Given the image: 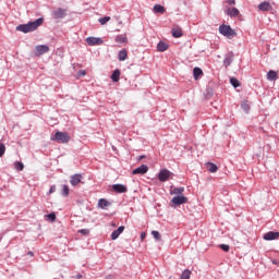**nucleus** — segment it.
Returning <instances> with one entry per match:
<instances>
[{"instance_id":"e433bc0d","label":"nucleus","mask_w":279,"mask_h":279,"mask_svg":"<svg viewBox=\"0 0 279 279\" xmlns=\"http://www.w3.org/2000/svg\"><path fill=\"white\" fill-rule=\"evenodd\" d=\"M220 248H222L223 252H230V245L228 244H221Z\"/></svg>"},{"instance_id":"ddd939ff","label":"nucleus","mask_w":279,"mask_h":279,"mask_svg":"<svg viewBox=\"0 0 279 279\" xmlns=\"http://www.w3.org/2000/svg\"><path fill=\"white\" fill-rule=\"evenodd\" d=\"M172 36L173 38H182V36H184V33L182 32V27L180 26L172 27Z\"/></svg>"},{"instance_id":"79ce46f5","label":"nucleus","mask_w":279,"mask_h":279,"mask_svg":"<svg viewBox=\"0 0 279 279\" xmlns=\"http://www.w3.org/2000/svg\"><path fill=\"white\" fill-rule=\"evenodd\" d=\"M147 236V233H145V232H143V233H141V239H142V241H145V238Z\"/></svg>"},{"instance_id":"a19ab883","label":"nucleus","mask_w":279,"mask_h":279,"mask_svg":"<svg viewBox=\"0 0 279 279\" xmlns=\"http://www.w3.org/2000/svg\"><path fill=\"white\" fill-rule=\"evenodd\" d=\"M49 193H50V194H51V193H56V185H52V186L50 187Z\"/></svg>"},{"instance_id":"b1692460","label":"nucleus","mask_w":279,"mask_h":279,"mask_svg":"<svg viewBox=\"0 0 279 279\" xmlns=\"http://www.w3.org/2000/svg\"><path fill=\"white\" fill-rule=\"evenodd\" d=\"M108 206H110V202L106 201V198H100L98 201L99 208H108Z\"/></svg>"},{"instance_id":"2eb2a0df","label":"nucleus","mask_w":279,"mask_h":279,"mask_svg":"<svg viewBox=\"0 0 279 279\" xmlns=\"http://www.w3.org/2000/svg\"><path fill=\"white\" fill-rule=\"evenodd\" d=\"M66 16V10L64 9H57L53 12V19H64Z\"/></svg>"},{"instance_id":"9d476101","label":"nucleus","mask_w":279,"mask_h":279,"mask_svg":"<svg viewBox=\"0 0 279 279\" xmlns=\"http://www.w3.org/2000/svg\"><path fill=\"white\" fill-rule=\"evenodd\" d=\"M276 239H279V232L278 231H270V232H267L265 235H264V241H276Z\"/></svg>"},{"instance_id":"37998d69","label":"nucleus","mask_w":279,"mask_h":279,"mask_svg":"<svg viewBox=\"0 0 279 279\" xmlns=\"http://www.w3.org/2000/svg\"><path fill=\"white\" fill-rule=\"evenodd\" d=\"M76 279H82V275H76Z\"/></svg>"},{"instance_id":"6ab92c4d","label":"nucleus","mask_w":279,"mask_h":279,"mask_svg":"<svg viewBox=\"0 0 279 279\" xmlns=\"http://www.w3.org/2000/svg\"><path fill=\"white\" fill-rule=\"evenodd\" d=\"M167 49H169V45L165 41H159L157 45V51L163 52L167 51Z\"/></svg>"},{"instance_id":"4468645a","label":"nucleus","mask_w":279,"mask_h":279,"mask_svg":"<svg viewBox=\"0 0 279 279\" xmlns=\"http://www.w3.org/2000/svg\"><path fill=\"white\" fill-rule=\"evenodd\" d=\"M80 182H82V174H74L70 179V184H72V186H77Z\"/></svg>"},{"instance_id":"c03bdc74","label":"nucleus","mask_w":279,"mask_h":279,"mask_svg":"<svg viewBox=\"0 0 279 279\" xmlns=\"http://www.w3.org/2000/svg\"><path fill=\"white\" fill-rule=\"evenodd\" d=\"M28 256H34V253L33 252H28Z\"/></svg>"},{"instance_id":"5701e85b","label":"nucleus","mask_w":279,"mask_h":279,"mask_svg":"<svg viewBox=\"0 0 279 279\" xmlns=\"http://www.w3.org/2000/svg\"><path fill=\"white\" fill-rule=\"evenodd\" d=\"M120 77H121V70H114L113 73L111 74L112 82H119Z\"/></svg>"},{"instance_id":"f3484780","label":"nucleus","mask_w":279,"mask_h":279,"mask_svg":"<svg viewBox=\"0 0 279 279\" xmlns=\"http://www.w3.org/2000/svg\"><path fill=\"white\" fill-rule=\"evenodd\" d=\"M114 40L119 45H126V43H128V35H118Z\"/></svg>"},{"instance_id":"4c0bfd02","label":"nucleus","mask_w":279,"mask_h":279,"mask_svg":"<svg viewBox=\"0 0 279 279\" xmlns=\"http://www.w3.org/2000/svg\"><path fill=\"white\" fill-rule=\"evenodd\" d=\"M243 110H245L247 112V110H250V105H247V101H244L242 105Z\"/></svg>"},{"instance_id":"39448f33","label":"nucleus","mask_w":279,"mask_h":279,"mask_svg":"<svg viewBox=\"0 0 279 279\" xmlns=\"http://www.w3.org/2000/svg\"><path fill=\"white\" fill-rule=\"evenodd\" d=\"M45 53H49V46L39 45L35 47V56L40 58V56H45Z\"/></svg>"},{"instance_id":"1a4fd4ad","label":"nucleus","mask_w":279,"mask_h":279,"mask_svg":"<svg viewBox=\"0 0 279 279\" xmlns=\"http://www.w3.org/2000/svg\"><path fill=\"white\" fill-rule=\"evenodd\" d=\"M258 10L260 12H271V10H274V7H271V3L264 1L259 3Z\"/></svg>"},{"instance_id":"7ed1b4c3","label":"nucleus","mask_w":279,"mask_h":279,"mask_svg":"<svg viewBox=\"0 0 279 279\" xmlns=\"http://www.w3.org/2000/svg\"><path fill=\"white\" fill-rule=\"evenodd\" d=\"M51 141H56L57 143H69V141H71V135H69V133L66 132H60L57 131L54 136L51 137Z\"/></svg>"},{"instance_id":"4be33fe9","label":"nucleus","mask_w":279,"mask_h":279,"mask_svg":"<svg viewBox=\"0 0 279 279\" xmlns=\"http://www.w3.org/2000/svg\"><path fill=\"white\" fill-rule=\"evenodd\" d=\"M184 193V187H172L170 190V195H182Z\"/></svg>"},{"instance_id":"6e6552de","label":"nucleus","mask_w":279,"mask_h":279,"mask_svg":"<svg viewBox=\"0 0 279 279\" xmlns=\"http://www.w3.org/2000/svg\"><path fill=\"white\" fill-rule=\"evenodd\" d=\"M149 171V167L147 165H142L138 168L132 171L133 175H145Z\"/></svg>"},{"instance_id":"393cba45","label":"nucleus","mask_w":279,"mask_h":279,"mask_svg":"<svg viewBox=\"0 0 279 279\" xmlns=\"http://www.w3.org/2000/svg\"><path fill=\"white\" fill-rule=\"evenodd\" d=\"M194 80H198L201 75H204V71L199 68H194L193 70Z\"/></svg>"},{"instance_id":"bb28decb","label":"nucleus","mask_w":279,"mask_h":279,"mask_svg":"<svg viewBox=\"0 0 279 279\" xmlns=\"http://www.w3.org/2000/svg\"><path fill=\"white\" fill-rule=\"evenodd\" d=\"M230 84L232 85L233 88H239V86H241V82H239L236 77H231Z\"/></svg>"},{"instance_id":"f8f14e48","label":"nucleus","mask_w":279,"mask_h":279,"mask_svg":"<svg viewBox=\"0 0 279 279\" xmlns=\"http://www.w3.org/2000/svg\"><path fill=\"white\" fill-rule=\"evenodd\" d=\"M125 230V227L124 226H121L119 227L117 230H114L112 233H111V240L112 241H117V238L118 236H121V234H123V231Z\"/></svg>"},{"instance_id":"0eeeda50","label":"nucleus","mask_w":279,"mask_h":279,"mask_svg":"<svg viewBox=\"0 0 279 279\" xmlns=\"http://www.w3.org/2000/svg\"><path fill=\"white\" fill-rule=\"evenodd\" d=\"M86 43L89 45V47H95L97 45H104V39L99 37H87Z\"/></svg>"},{"instance_id":"58836bf2","label":"nucleus","mask_w":279,"mask_h":279,"mask_svg":"<svg viewBox=\"0 0 279 279\" xmlns=\"http://www.w3.org/2000/svg\"><path fill=\"white\" fill-rule=\"evenodd\" d=\"M84 75H86V71L85 70H81L77 72V76L78 77H84Z\"/></svg>"},{"instance_id":"412c9836","label":"nucleus","mask_w":279,"mask_h":279,"mask_svg":"<svg viewBox=\"0 0 279 279\" xmlns=\"http://www.w3.org/2000/svg\"><path fill=\"white\" fill-rule=\"evenodd\" d=\"M267 80H269L270 82H274V81L278 80V72H276L274 70H270L267 73Z\"/></svg>"},{"instance_id":"2f4dec72","label":"nucleus","mask_w":279,"mask_h":279,"mask_svg":"<svg viewBox=\"0 0 279 279\" xmlns=\"http://www.w3.org/2000/svg\"><path fill=\"white\" fill-rule=\"evenodd\" d=\"M151 234L154 239H156V241H160L162 239V236L160 235V232L158 231H151Z\"/></svg>"},{"instance_id":"ea45409f","label":"nucleus","mask_w":279,"mask_h":279,"mask_svg":"<svg viewBox=\"0 0 279 279\" xmlns=\"http://www.w3.org/2000/svg\"><path fill=\"white\" fill-rule=\"evenodd\" d=\"M227 3L229 5H234L236 3V1L235 0H227Z\"/></svg>"},{"instance_id":"a878e982","label":"nucleus","mask_w":279,"mask_h":279,"mask_svg":"<svg viewBox=\"0 0 279 279\" xmlns=\"http://www.w3.org/2000/svg\"><path fill=\"white\" fill-rule=\"evenodd\" d=\"M191 274H192L191 270L185 269L182 271L180 279H191Z\"/></svg>"},{"instance_id":"f03ea898","label":"nucleus","mask_w":279,"mask_h":279,"mask_svg":"<svg viewBox=\"0 0 279 279\" xmlns=\"http://www.w3.org/2000/svg\"><path fill=\"white\" fill-rule=\"evenodd\" d=\"M219 34L227 38H234V36H236V31L232 29L230 25L222 24L219 26Z\"/></svg>"},{"instance_id":"a211bd4d","label":"nucleus","mask_w":279,"mask_h":279,"mask_svg":"<svg viewBox=\"0 0 279 279\" xmlns=\"http://www.w3.org/2000/svg\"><path fill=\"white\" fill-rule=\"evenodd\" d=\"M207 166V170L209 171V173H217V171H219V167H217V165L213 163V162H208L206 163Z\"/></svg>"},{"instance_id":"7c9ffc66","label":"nucleus","mask_w":279,"mask_h":279,"mask_svg":"<svg viewBox=\"0 0 279 279\" xmlns=\"http://www.w3.org/2000/svg\"><path fill=\"white\" fill-rule=\"evenodd\" d=\"M110 16L100 17L98 21L100 25H106V23L110 22Z\"/></svg>"},{"instance_id":"aec40b11","label":"nucleus","mask_w":279,"mask_h":279,"mask_svg":"<svg viewBox=\"0 0 279 279\" xmlns=\"http://www.w3.org/2000/svg\"><path fill=\"white\" fill-rule=\"evenodd\" d=\"M118 60H120V62H125V60H128V50L123 49L118 53Z\"/></svg>"},{"instance_id":"9b49d317","label":"nucleus","mask_w":279,"mask_h":279,"mask_svg":"<svg viewBox=\"0 0 279 279\" xmlns=\"http://www.w3.org/2000/svg\"><path fill=\"white\" fill-rule=\"evenodd\" d=\"M112 191H114V193H128V186L123 184H113Z\"/></svg>"},{"instance_id":"dca6fc26","label":"nucleus","mask_w":279,"mask_h":279,"mask_svg":"<svg viewBox=\"0 0 279 279\" xmlns=\"http://www.w3.org/2000/svg\"><path fill=\"white\" fill-rule=\"evenodd\" d=\"M226 14H228V16H239V14H241V12H239V9H236V8H228L226 10Z\"/></svg>"},{"instance_id":"c9c22d12","label":"nucleus","mask_w":279,"mask_h":279,"mask_svg":"<svg viewBox=\"0 0 279 279\" xmlns=\"http://www.w3.org/2000/svg\"><path fill=\"white\" fill-rule=\"evenodd\" d=\"M78 232L81 234H84V236H88V234H90V230H88V229H81Z\"/></svg>"},{"instance_id":"f704fd0d","label":"nucleus","mask_w":279,"mask_h":279,"mask_svg":"<svg viewBox=\"0 0 279 279\" xmlns=\"http://www.w3.org/2000/svg\"><path fill=\"white\" fill-rule=\"evenodd\" d=\"M46 217H47V219H49V221H56V214L54 213L48 214Z\"/></svg>"},{"instance_id":"423d86ee","label":"nucleus","mask_w":279,"mask_h":279,"mask_svg":"<svg viewBox=\"0 0 279 279\" xmlns=\"http://www.w3.org/2000/svg\"><path fill=\"white\" fill-rule=\"evenodd\" d=\"M186 202H189V198L184 195L174 196L171 199V204H173L174 206H180L182 204H186Z\"/></svg>"},{"instance_id":"473e14b6","label":"nucleus","mask_w":279,"mask_h":279,"mask_svg":"<svg viewBox=\"0 0 279 279\" xmlns=\"http://www.w3.org/2000/svg\"><path fill=\"white\" fill-rule=\"evenodd\" d=\"M69 186L68 185H63V189H62V195L63 197H69Z\"/></svg>"},{"instance_id":"72a5a7b5","label":"nucleus","mask_w":279,"mask_h":279,"mask_svg":"<svg viewBox=\"0 0 279 279\" xmlns=\"http://www.w3.org/2000/svg\"><path fill=\"white\" fill-rule=\"evenodd\" d=\"M3 154H5V144L0 143V158H2Z\"/></svg>"},{"instance_id":"c756f323","label":"nucleus","mask_w":279,"mask_h":279,"mask_svg":"<svg viewBox=\"0 0 279 279\" xmlns=\"http://www.w3.org/2000/svg\"><path fill=\"white\" fill-rule=\"evenodd\" d=\"M232 60H233L232 57L225 58V60H223L225 66L226 68L230 66L232 64Z\"/></svg>"},{"instance_id":"c85d7f7f","label":"nucleus","mask_w":279,"mask_h":279,"mask_svg":"<svg viewBox=\"0 0 279 279\" xmlns=\"http://www.w3.org/2000/svg\"><path fill=\"white\" fill-rule=\"evenodd\" d=\"M14 167H15L16 171H23V169H25V165H23V162H21V161H16L14 163Z\"/></svg>"},{"instance_id":"cd10ccee","label":"nucleus","mask_w":279,"mask_h":279,"mask_svg":"<svg viewBox=\"0 0 279 279\" xmlns=\"http://www.w3.org/2000/svg\"><path fill=\"white\" fill-rule=\"evenodd\" d=\"M154 11L159 13V14H165V7L160 5V4H156L154 7Z\"/></svg>"},{"instance_id":"a18cd8bd","label":"nucleus","mask_w":279,"mask_h":279,"mask_svg":"<svg viewBox=\"0 0 279 279\" xmlns=\"http://www.w3.org/2000/svg\"><path fill=\"white\" fill-rule=\"evenodd\" d=\"M143 158H145V156H142V157L140 158V160H143Z\"/></svg>"},{"instance_id":"20e7f679","label":"nucleus","mask_w":279,"mask_h":279,"mask_svg":"<svg viewBox=\"0 0 279 279\" xmlns=\"http://www.w3.org/2000/svg\"><path fill=\"white\" fill-rule=\"evenodd\" d=\"M172 175H173V172H171L167 169H162L158 173V180H159V182H167L169 180V178H171Z\"/></svg>"},{"instance_id":"f257e3e1","label":"nucleus","mask_w":279,"mask_h":279,"mask_svg":"<svg viewBox=\"0 0 279 279\" xmlns=\"http://www.w3.org/2000/svg\"><path fill=\"white\" fill-rule=\"evenodd\" d=\"M43 23H45V19L39 17L34 22H28L27 24L16 26V31L23 32V34H29V32H36V29H38Z\"/></svg>"}]
</instances>
